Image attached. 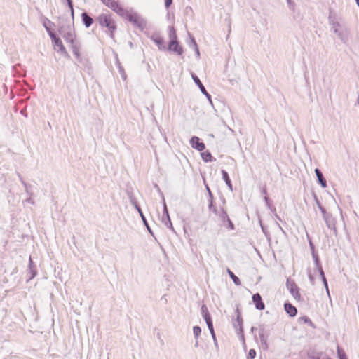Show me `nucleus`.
I'll use <instances>...</instances> for the list:
<instances>
[{
	"mask_svg": "<svg viewBox=\"0 0 359 359\" xmlns=\"http://www.w3.org/2000/svg\"><path fill=\"white\" fill-rule=\"evenodd\" d=\"M22 185L25 187L26 194L28 196H33V193L30 191V189L32 187V185L27 184L26 182H22Z\"/></svg>",
	"mask_w": 359,
	"mask_h": 359,
	"instance_id": "nucleus-38",
	"label": "nucleus"
},
{
	"mask_svg": "<svg viewBox=\"0 0 359 359\" xmlns=\"http://www.w3.org/2000/svg\"><path fill=\"white\" fill-rule=\"evenodd\" d=\"M312 257L313 259L315 266L321 264V262H320V260L318 253H313V255H312Z\"/></svg>",
	"mask_w": 359,
	"mask_h": 359,
	"instance_id": "nucleus-43",
	"label": "nucleus"
},
{
	"mask_svg": "<svg viewBox=\"0 0 359 359\" xmlns=\"http://www.w3.org/2000/svg\"><path fill=\"white\" fill-rule=\"evenodd\" d=\"M323 355L324 353L323 352H316L314 351L308 352L309 359H323Z\"/></svg>",
	"mask_w": 359,
	"mask_h": 359,
	"instance_id": "nucleus-29",
	"label": "nucleus"
},
{
	"mask_svg": "<svg viewBox=\"0 0 359 359\" xmlns=\"http://www.w3.org/2000/svg\"><path fill=\"white\" fill-rule=\"evenodd\" d=\"M105 6L110 8L119 16L128 20L133 25L142 32L147 28V20L139 13L131 9L130 11L122 7L118 1L115 0H100Z\"/></svg>",
	"mask_w": 359,
	"mask_h": 359,
	"instance_id": "nucleus-1",
	"label": "nucleus"
},
{
	"mask_svg": "<svg viewBox=\"0 0 359 359\" xmlns=\"http://www.w3.org/2000/svg\"><path fill=\"white\" fill-rule=\"evenodd\" d=\"M243 320L241 314H238L236 316V320L233 323V326L236 330V333L240 338V340L242 341L243 345V348H246L245 335H244V330L243 327Z\"/></svg>",
	"mask_w": 359,
	"mask_h": 359,
	"instance_id": "nucleus-4",
	"label": "nucleus"
},
{
	"mask_svg": "<svg viewBox=\"0 0 359 359\" xmlns=\"http://www.w3.org/2000/svg\"><path fill=\"white\" fill-rule=\"evenodd\" d=\"M314 172H315V174L317 177L318 183L323 188H326L327 187V181L325 180V178L324 177L323 174L321 172V170L319 168H316Z\"/></svg>",
	"mask_w": 359,
	"mask_h": 359,
	"instance_id": "nucleus-20",
	"label": "nucleus"
},
{
	"mask_svg": "<svg viewBox=\"0 0 359 359\" xmlns=\"http://www.w3.org/2000/svg\"><path fill=\"white\" fill-rule=\"evenodd\" d=\"M230 230H234L235 229V225L232 222V221L229 218L228 220L226 221V226Z\"/></svg>",
	"mask_w": 359,
	"mask_h": 359,
	"instance_id": "nucleus-44",
	"label": "nucleus"
},
{
	"mask_svg": "<svg viewBox=\"0 0 359 359\" xmlns=\"http://www.w3.org/2000/svg\"><path fill=\"white\" fill-rule=\"evenodd\" d=\"M201 313L203 318L205 322L212 320V317L208 311V307L205 304L202 305L201 309Z\"/></svg>",
	"mask_w": 359,
	"mask_h": 359,
	"instance_id": "nucleus-26",
	"label": "nucleus"
},
{
	"mask_svg": "<svg viewBox=\"0 0 359 359\" xmlns=\"http://www.w3.org/2000/svg\"><path fill=\"white\" fill-rule=\"evenodd\" d=\"M165 6L166 8H169L171 4H172V0H164Z\"/></svg>",
	"mask_w": 359,
	"mask_h": 359,
	"instance_id": "nucleus-52",
	"label": "nucleus"
},
{
	"mask_svg": "<svg viewBox=\"0 0 359 359\" xmlns=\"http://www.w3.org/2000/svg\"><path fill=\"white\" fill-rule=\"evenodd\" d=\"M318 209L320 211L323 217L328 214L326 209L323 205L318 207Z\"/></svg>",
	"mask_w": 359,
	"mask_h": 359,
	"instance_id": "nucleus-49",
	"label": "nucleus"
},
{
	"mask_svg": "<svg viewBox=\"0 0 359 359\" xmlns=\"http://www.w3.org/2000/svg\"><path fill=\"white\" fill-rule=\"evenodd\" d=\"M63 30L64 32H68L70 30H73L74 27L71 25H62L58 28V32L60 34V31Z\"/></svg>",
	"mask_w": 359,
	"mask_h": 359,
	"instance_id": "nucleus-35",
	"label": "nucleus"
},
{
	"mask_svg": "<svg viewBox=\"0 0 359 359\" xmlns=\"http://www.w3.org/2000/svg\"><path fill=\"white\" fill-rule=\"evenodd\" d=\"M289 8L292 11L294 10L295 4L292 0H287Z\"/></svg>",
	"mask_w": 359,
	"mask_h": 359,
	"instance_id": "nucleus-50",
	"label": "nucleus"
},
{
	"mask_svg": "<svg viewBox=\"0 0 359 359\" xmlns=\"http://www.w3.org/2000/svg\"><path fill=\"white\" fill-rule=\"evenodd\" d=\"M97 20L102 27L107 28L110 38L114 39V32L117 29V26L111 15L102 13L98 15Z\"/></svg>",
	"mask_w": 359,
	"mask_h": 359,
	"instance_id": "nucleus-2",
	"label": "nucleus"
},
{
	"mask_svg": "<svg viewBox=\"0 0 359 359\" xmlns=\"http://www.w3.org/2000/svg\"><path fill=\"white\" fill-rule=\"evenodd\" d=\"M309 281H310V283H311V285H314V283H315V282H314V281H315V280H314V277H313L311 273H309Z\"/></svg>",
	"mask_w": 359,
	"mask_h": 359,
	"instance_id": "nucleus-57",
	"label": "nucleus"
},
{
	"mask_svg": "<svg viewBox=\"0 0 359 359\" xmlns=\"http://www.w3.org/2000/svg\"><path fill=\"white\" fill-rule=\"evenodd\" d=\"M319 276H320V279L323 283V285L327 286V284H328V283H327V280L326 276L325 275V273H320Z\"/></svg>",
	"mask_w": 359,
	"mask_h": 359,
	"instance_id": "nucleus-45",
	"label": "nucleus"
},
{
	"mask_svg": "<svg viewBox=\"0 0 359 359\" xmlns=\"http://www.w3.org/2000/svg\"><path fill=\"white\" fill-rule=\"evenodd\" d=\"M81 20L83 25L87 28L90 27L94 22L93 18L91 16H90L86 12H83L81 13Z\"/></svg>",
	"mask_w": 359,
	"mask_h": 359,
	"instance_id": "nucleus-21",
	"label": "nucleus"
},
{
	"mask_svg": "<svg viewBox=\"0 0 359 359\" xmlns=\"http://www.w3.org/2000/svg\"><path fill=\"white\" fill-rule=\"evenodd\" d=\"M298 320L299 323L303 322L304 323L307 324L309 326H310L312 328L316 327L315 324L312 322V320L306 316L299 317Z\"/></svg>",
	"mask_w": 359,
	"mask_h": 359,
	"instance_id": "nucleus-30",
	"label": "nucleus"
},
{
	"mask_svg": "<svg viewBox=\"0 0 359 359\" xmlns=\"http://www.w3.org/2000/svg\"><path fill=\"white\" fill-rule=\"evenodd\" d=\"M273 214L276 219L280 222L282 221L280 217L276 213V211L275 212H273Z\"/></svg>",
	"mask_w": 359,
	"mask_h": 359,
	"instance_id": "nucleus-60",
	"label": "nucleus"
},
{
	"mask_svg": "<svg viewBox=\"0 0 359 359\" xmlns=\"http://www.w3.org/2000/svg\"><path fill=\"white\" fill-rule=\"evenodd\" d=\"M142 220V222L144 225V226L147 228V231H149V233L154 236V233H153V231L151 230V227L149 226V223L146 219V217L144 216L142 209H139L138 210H137Z\"/></svg>",
	"mask_w": 359,
	"mask_h": 359,
	"instance_id": "nucleus-25",
	"label": "nucleus"
},
{
	"mask_svg": "<svg viewBox=\"0 0 359 359\" xmlns=\"http://www.w3.org/2000/svg\"><path fill=\"white\" fill-rule=\"evenodd\" d=\"M193 333L194 338L198 339L201 333V328L198 325L194 326Z\"/></svg>",
	"mask_w": 359,
	"mask_h": 359,
	"instance_id": "nucleus-37",
	"label": "nucleus"
},
{
	"mask_svg": "<svg viewBox=\"0 0 359 359\" xmlns=\"http://www.w3.org/2000/svg\"><path fill=\"white\" fill-rule=\"evenodd\" d=\"M252 302L255 304L256 309L262 311L265 308V304L259 293H255L252 297Z\"/></svg>",
	"mask_w": 359,
	"mask_h": 359,
	"instance_id": "nucleus-13",
	"label": "nucleus"
},
{
	"mask_svg": "<svg viewBox=\"0 0 359 359\" xmlns=\"http://www.w3.org/2000/svg\"><path fill=\"white\" fill-rule=\"evenodd\" d=\"M258 331L261 346L263 350H267L269 348L268 338L269 336V331L266 330V325L264 324H261L259 325Z\"/></svg>",
	"mask_w": 359,
	"mask_h": 359,
	"instance_id": "nucleus-5",
	"label": "nucleus"
},
{
	"mask_svg": "<svg viewBox=\"0 0 359 359\" xmlns=\"http://www.w3.org/2000/svg\"><path fill=\"white\" fill-rule=\"evenodd\" d=\"M325 288V290H326V293L327 294V297H329L330 300H331V296H330V290H329V287H328V284H327V286H324Z\"/></svg>",
	"mask_w": 359,
	"mask_h": 359,
	"instance_id": "nucleus-56",
	"label": "nucleus"
},
{
	"mask_svg": "<svg viewBox=\"0 0 359 359\" xmlns=\"http://www.w3.org/2000/svg\"><path fill=\"white\" fill-rule=\"evenodd\" d=\"M25 202L30 203L32 205L34 204V200L32 198V196H29L25 201Z\"/></svg>",
	"mask_w": 359,
	"mask_h": 359,
	"instance_id": "nucleus-54",
	"label": "nucleus"
},
{
	"mask_svg": "<svg viewBox=\"0 0 359 359\" xmlns=\"http://www.w3.org/2000/svg\"><path fill=\"white\" fill-rule=\"evenodd\" d=\"M227 273L236 285L238 286V285H241V282L238 276H236L233 273V272H232L229 269H227Z\"/></svg>",
	"mask_w": 359,
	"mask_h": 359,
	"instance_id": "nucleus-31",
	"label": "nucleus"
},
{
	"mask_svg": "<svg viewBox=\"0 0 359 359\" xmlns=\"http://www.w3.org/2000/svg\"><path fill=\"white\" fill-rule=\"evenodd\" d=\"M60 35L63 37L67 43H69L70 44H73L74 42L76 41L74 29L70 30L65 33L62 29L60 31Z\"/></svg>",
	"mask_w": 359,
	"mask_h": 359,
	"instance_id": "nucleus-16",
	"label": "nucleus"
},
{
	"mask_svg": "<svg viewBox=\"0 0 359 359\" xmlns=\"http://www.w3.org/2000/svg\"><path fill=\"white\" fill-rule=\"evenodd\" d=\"M191 77H192L194 83H196V85L199 88L201 93L206 97V98L208 100L210 104L213 107L212 97L206 90L205 86L201 81L200 79L194 73H191Z\"/></svg>",
	"mask_w": 359,
	"mask_h": 359,
	"instance_id": "nucleus-6",
	"label": "nucleus"
},
{
	"mask_svg": "<svg viewBox=\"0 0 359 359\" xmlns=\"http://www.w3.org/2000/svg\"><path fill=\"white\" fill-rule=\"evenodd\" d=\"M262 194H264L265 196L267 195V190H266V187H264L262 190Z\"/></svg>",
	"mask_w": 359,
	"mask_h": 359,
	"instance_id": "nucleus-61",
	"label": "nucleus"
},
{
	"mask_svg": "<svg viewBox=\"0 0 359 359\" xmlns=\"http://www.w3.org/2000/svg\"><path fill=\"white\" fill-rule=\"evenodd\" d=\"M37 275V269L36 264L33 262L31 257H29V264H28V269L27 271V281H29L34 278Z\"/></svg>",
	"mask_w": 359,
	"mask_h": 359,
	"instance_id": "nucleus-11",
	"label": "nucleus"
},
{
	"mask_svg": "<svg viewBox=\"0 0 359 359\" xmlns=\"http://www.w3.org/2000/svg\"><path fill=\"white\" fill-rule=\"evenodd\" d=\"M284 309L285 312L290 317H294L297 314V309L288 302L284 304Z\"/></svg>",
	"mask_w": 359,
	"mask_h": 359,
	"instance_id": "nucleus-19",
	"label": "nucleus"
},
{
	"mask_svg": "<svg viewBox=\"0 0 359 359\" xmlns=\"http://www.w3.org/2000/svg\"><path fill=\"white\" fill-rule=\"evenodd\" d=\"M221 174L222 177V180L225 182L226 184L229 187L231 191H233V185L231 183V180L229 177V173L225 170H221Z\"/></svg>",
	"mask_w": 359,
	"mask_h": 359,
	"instance_id": "nucleus-24",
	"label": "nucleus"
},
{
	"mask_svg": "<svg viewBox=\"0 0 359 359\" xmlns=\"http://www.w3.org/2000/svg\"><path fill=\"white\" fill-rule=\"evenodd\" d=\"M70 12H71V16H72V20H74V8H72V10H70Z\"/></svg>",
	"mask_w": 359,
	"mask_h": 359,
	"instance_id": "nucleus-63",
	"label": "nucleus"
},
{
	"mask_svg": "<svg viewBox=\"0 0 359 359\" xmlns=\"http://www.w3.org/2000/svg\"><path fill=\"white\" fill-rule=\"evenodd\" d=\"M287 288L289 290L291 294L295 299L299 300L301 295L299 293V289L294 281L291 280L290 279H287L286 281Z\"/></svg>",
	"mask_w": 359,
	"mask_h": 359,
	"instance_id": "nucleus-9",
	"label": "nucleus"
},
{
	"mask_svg": "<svg viewBox=\"0 0 359 359\" xmlns=\"http://www.w3.org/2000/svg\"><path fill=\"white\" fill-rule=\"evenodd\" d=\"M257 355V352L255 349H250L248 354L246 357V359H255Z\"/></svg>",
	"mask_w": 359,
	"mask_h": 359,
	"instance_id": "nucleus-40",
	"label": "nucleus"
},
{
	"mask_svg": "<svg viewBox=\"0 0 359 359\" xmlns=\"http://www.w3.org/2000/svg\"><path fill=\"white\" fill-rule=\"evenodd\" d=\"M333 32L337 34L338 37L343 43H346L348 41V35L346 30H341L339 29V22L335 21L332 22Z\"/></svg>",
	"mask_w": 359,
	"mask_h": 359,
	"instance_id": "nucleus-8",
	"label": "nucleus"
},
{
	"mask_svg": "<svg viewBox=\"0 0 359 359\" xmlns=\"http://www.w3.org/2000/svg\"><path fill=\"white\" fill-rule=\"evenodd\" d=\"M264 201H265V203H266V206H267V207H268V208L271 210V212L272 213H273V212H276V208H275V207L271 204V201H270L269 198L267 196H264Z\"/></svg>",
	"mask_w": 359,
	"mask_h": 359,
	"instance_id": "nucleus-34",
	"label": "nucleus"
},
{
	"mask_svg": "<svg viewBox=\"0 0 359 359\" xmlns=\"http://www.w3.org/2000/svg\"><path fill=\"white\" fill-rule=\"evenodd\" d=\"M211 336L212 337V339H213V341H214V345L215 346L216 351H219V345H218V342H217V337H216L215 333L214 334V335H211Z\"/></svg>",
	"mask_w": 359,
	"mask_h": 359,
	"instance_id": "nucleus-47",
	"label": "nucleus"
},
{
	"mask_svg": "<svg viewBox=\"0 0 359 359\" xmlns=\"http://www.w3.org/2000/svg\"><path fill=\"white\" fill-rule=\"evenodd\" d=\"M54 25L50 20H49L48 19H46V20L43 22V27H45L46 32H48V30L49 31H53L51 27H50V25Z\"/></svg>",
	"mask_w": 359,
	"mask_h": 359,
	"instance_id": "nucleus-39",
	"label": "nucleus"
},
{
	"mask_svg": "<svg viewBox=\"0 0 359 359\" xmlns=\"http://www.w3.org/2000/svg\"><path fill=\"white\" fill-rule=\"evenodd\" d=\"M190 145L192 148L198 150V151H203L205 149V145L203 142H201V139L197 136H193L189 140Z\"/></svg>",
	"mask_w": 359,
	"mask_h": 359,
	"instance_id": "nucleus-12",
	"label": "nucleus"
},
{
	"mask_svg": "<svg viewBox=\"0 0 359 359\" xmlns=\"http://www.w3.org/2000/svg\"><path fill=\"white\" fill-rule=\"evenodd\" d=\"M312 195H313V199H314V201L316 202V204L317 207L318 208V207L321 206L322 204L320 203V201L318 200V196H316V194L314 192H313Z\"/></svg>",
	"mask_w": 359,
	"mask_h": 359,
	"instance_id": "nucleus-48",
	"label": "nucleus"
},
{
	"mask_svg": "<svg viewBox=\"0 0 359 359\" xmlns=\"http://www.w3.org/2000/svg\"><path fill=\"white\" fill-rule=\"evenodd\" d=\"M18 176L19 180H20V181L21 182V183H22V182H25V181L23 180V178L22 177V176L20 175V173H18Z\"/></svg>",
	"mask_w": 359,
	"mask_h": 359,
	"instance_id": "nucleus-64",
	"label": "nucleus"
},
{
	"mask_svg": "<svg viewBox=\"0 0 359 359\" xmlns=\"http://www.w3.org/2000/svg\"><path fill=\"white\" fill-rule=\"evenodd\" d=\"M67 3V6L69 8L70 10H72L73 8V1L72 0H66Z\"/></svg>",
	"mask_w": 359,
	"mask_h": 359,
	"instance_id": "nucleus-55",
	"label": "nucleus"
},
{
	"mask_svg": "<svg viewBox=\"0 0 359 359\" xmlns=\"http://www.w3.org/2000/svg\"><path fill=\"white\" fill-rule=\"evenodd\" d=\"M212 212L217 216L219 217V210H218L217 208H213V210H212Z\"/></svg>",
	"mask_w": 359,
	"mask_h": 359,
	"instance_id": "nucleus-59",
	"label": "nucleus"
},
{
	"mask_svg": "<svg viewBox=\"0 0 359 359\" xmlns=\"http://www.w3.org/2000/svg\"><path fill=\"white\" fill-rule=\"evenodd\" d=\"M114 58H115V65H116V67L118 69V72L121 74L122 79L123 81H126L127 79V75H126V73L125 72L123 67L121 65V64L120 62L118 54L116 52H114Z\"/></svg>",
	"mask_w": 359,
	"mask_h": 359,
	"instance_id": "nucleus-18",
	"label": "nucleus"
},
{
	"mask_svg": "<svg viewBox=\"0 0 359 359\" xmlns=\"http://www.w3.org/2000/svg\"><path fill=\"white\" fill-rule=\"evenodd\" d=\"M205 187H206V189L208 191V196H209V199H213L214 198L213 194H212L210 187L208 185H206Z\"/></svg>",
	"mask_w": 359,
	"mask_h": 359,
	"instance_id": "nucleus-51",
	"label": "nucleus"
},
{
	"mask_svg": "<svg viewBox=\"0 0 359 359\" xmlns=\"http://www.w3.org/2000/svg\"><path fill=\"white\" fill-rule=\"evenodd\" d=\"M169 37H170V41H177V36L176 34V30L174 27L171 26L169 27Z\"/></svg>",
	"mask_w": 359,
	"mask_h": 359,
	"instance_id": "nucleus-32",
	"label": "nucleus"
},
{
	"mask_svg": "<svg viewBox=\"0 0 359 359\" xmlns=\"http://www.w3.org/2000/svg\"><path fill=\"white\" fill-rule=\"evenodd\" d=\"M307 238H308L309 245V247L311 249V255H313V253H317L315 250L314 244L308 234H307Z\"/></svg>",
	"mask_w": 359,
	"mask_h": 359,
	"instance_id": "nucleus-41",
	"label": "nucleus"
},
{
	"mask_svg": "<svg viewBox=\"0 0 359 359\" xmlns=\"http://www.w3.org/2000/svg\"><path fill=\"white\" fill-rule=\"evenodd\" d=\"M201 156L204 162H212L215 161L216 159L212 157L211 153L209 151H201Z\"/></svg>",
	"mask_w": 359,
	"mask_h": 359,
	"instance_id": "nucleus-28",
	"label": "nucleus"
},
{
	"mask_svg": "<svg viewBox=\"0 0 359 359\" xmlns=\"http://www.w3.org/2000/svg\"><path fill=\"white\" fill-rule=\"evenodd\" d=\"M48 34L52 41L54 48L60 53L63 56L67 58H69L70 56L64 46L60 38L55 34L54 31L48 30Z\"/></svg>",
	"mask_w": 359,
	"mask_h": 359,
	"instance_id": "nucleus-3",
	"label": "nucleus"
},
{
	"mask_svg": "<svg viewBox=\"0 0 359 359\" xmlns=\"http://www.w3.org/2000/svg\"><path fill=\"white\" fill-rule=\"evenodd\" d=\"M337 354L339 359H348L345 351L339 346L337 347Z\"/></svg>",
	"mask_w": 359,
	"mask_h": 359,
	"instance_id": "nucleus-33",
	"label": "nucleus"
},
{
	"mask_svg": "<svg viewBox=\"0 0 359 359\" xmlns=\"http://www.w3.org/2000/svg\"><path fill=\"white\" fill-rule=\"evenodd\" d=\"M220 200L222 201V206L223 207L225 204H226V198H224V196L223 195H221L220 196Z\"/></svg>",
	"mask_w": 359,
	"mask_h": 359,
	"instance_id": "nucleus-58",
	"label": "nucleus"
},
{
	"mask_svg": "<svg viewBox=\"0 0 359 359\" xmlns=\"http://www.w3.org/2000/svg\"><path fill=\"white\" fill-rule=\"evenodd\" d=\"M205 323L207 324V326L208 327V330H209L211 335H214V334L215 332V330H214L212 320H209V321L205 322Z\"/></svg>",
	"mask_w": 359,
	"mask_h": 359,
	"instance_id": "nucleus-42",
	"label": "nucleus"
},
{
	"mask_svg": "<svg viewBox=\"0 0 359 359\" xmlns=\"http://www.w3.org/2000/svg\"><path fill=\"white\" fill-rule=\"evenodd\" d=\"M208 202H209L208 209L210 210V211H212L213 210V208H216L215 206V205H214V198L213 199H208Z\"/></svg>",
	"mask_w": 359,
	"mask_h": 359,
	"instance_id": "nucleus-46",
	"label": "nucleus"
},
{
	"mask_svg": "<svg viewBox=\"0 0 359 359\" xmlns=\"http://www.w3.org/2000/svg\"><path fill=\"white\" fill-rule=\"evenodd\" d=\"M166 49L169 51L176 53L179 55H181L183 53V48L180 46L178 41H169L168 46Z\"/></svg>",
	"mask_w": 359,
	"mask_h": 359,
	"instance_id": "nucleus-14",
	"label": "nucleus"
},
{
	"mask_svg": "<svg viewBox=\"0 0 359 359\" xmlns=\"http://www.w3.org/2000/svg\"><path fill=\"white\" fill-rule=\"evenodd\" d=\"M189 11H191V12L192 11L191 8L190 6H187L186 8H185V12L187 13H189Z\"/></svg>",
	"mask_w": 359,
	"mask_h": 359,
	"instance_id": "nucleus-62",
	"label": "nucleus"
},
{
	"mask_svg": "<svg viewBox=\"0 0 359 359\" xmlns=\"http://www.w3.org/2000/svg\"><path fill=\"white\" fill-rule=\"evenodd\" d=\"M259 224H260V226L262 228V232L264 234V236H266V239L270 241H271V235H270V233L269 232V231L267 230L266 227L264 226L263 224H262V222L261 220H259Z\"/></svg>",
	"mask_w": 359,
	"mask_h": 359,
	"instance_id": "nucleus-36",
	"label": "nucleus"
},
{
	"mask_svg": "<svg viewBox=\"0 0 359 359\" xmlns=\"http://www.w3.org/2000/svg\"><path fill=\"white\" fill-rule=\"evenodd\" d=\"M188 34L190 38V41L188 43V45H189V48H193L194 50L196 57L198 59H199L200 58V51L198 49V44H197L194 37L191 36V34L189 33Z\"/></svg>",
	"mask_w": 359,
	"mask_h": 359,
	"instance_id": "nucleus-22",
	"label": "nucleus"
},
{
	"mask_svg": "<svg viewBox=\"0 0 359 359\" xmlns=\"http://www.w3.org/2000/svg\"><path fill=\"white\" fill-rule=\"evenodd\" d=\"M150 39L158 46V50H166L165 41L158 32L153 33L152 35L150 36Z\"/></svg>",
	"mask_w": 359,
	"mask_h": 359,
	"instance_id": "nucleus-10",
	"label": "nucleus"
},
{
	"mask_svg": "<svg viewBox=\"0 0 359 359\" xmlns=\"http://www.w3.org/2000/svg\"><path fill=\"white\" fill-rule=\"evenodd\" d=\"M126 193H127V196H128V198L130 200V202L131 205H133L137 210L140 209L141 208L139 205V204L137 203V198L134 196L133 192L132 191L128 189L126 191Z\"/></svg>",
	"mask_w": 359,
	"mask_h": 359,
	"instance_id": "nucleus-23",
	"label": "nucleus"
},
{
	"mask_svg": "<svg viewBox=\"0 0 359 359\" xmlns=\"http://www.w3.org/2000/svg\"><path fill=\"white\" fill-rule=\"evenodd\" d=\"M218 217L220 219L223 224L226 226V221L229 219V217L227 214V211L224 208V207L219 208V215Z\"/></svg>",
	"mask_w": 359,
	"mask_h": 359,
	"instance_id": "nucleus-27",
	"label": "nucleus"
},
{
	"mask_svg": "<svg viewBox=\"0 0 359 359\" xmlns=\"http://www.w3.org/2000/svg\"><path fill=\"white\" fill-rule=\"evenodd\" d=\"M323 218L325 222L327 227L330 229L334 230L336 232L337 231L336 220L332 217V215L331 213H328L327 215L324 216Z\"/></svg>",
	"mask_w": 359,
	"mask_h": 359,
	"instance_id": "nucleus-15",
	"label": "nucleus"
},
{
	"mask_svg": "<svg viewBox=\"0 0 359 359\" xmlns=\"http://www.w3.org/2000/svg\"><path fill=\"white\" fill-rule=\"evenodd\" d=\"M70 45H71V48H72L73 54L76 57V60L79 62L84 64V62L83 61V58L81 57V54L79 53L80 43L76 41L74 42L73 44H70Z\"/></svg>",
	"mask_w": 359,
	"mask_h": 359,
	"instance_id": "nucleus-17",
	"label": "nucleus"
},
{
	"mask_svg": "<svg viewBox=\"0 0 359 359\" xmlns=\"http://www.w3.org/2000/svg\"><path fill=\"white\" fill-rule=\"evenodd\" d=\"M163 198H164L163 197ZM161 222L170 230H172L173 232L175 231V229L172 226L170 217L168 212V210L166 205V203L165 202V199H163V216L161 219Z\"/></svg>",
	"mask_w": 359,
	"mask_h": 359,
	"instance_id": "nucleus-7",
	"label": "nucleus"
},
{
	"mask_svg": "<svg viewBox=\"0 0 359 359\" xmlns=\"http://www.w3.org/2000/svg\"><path fill=\"white\" fill-rule=\"evenodd\" d=\"M316 270L318 271L319 275L320 273H324V271L323 269V267H322V264H320V265H318V266H316Z\"/></svg>",
	"mask_w": 359,
	"mask_h": 359,
	"instance_id": "nucleus-53",
	"label": "nucleus"
}]
</instances>
